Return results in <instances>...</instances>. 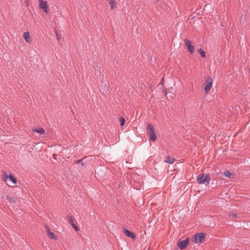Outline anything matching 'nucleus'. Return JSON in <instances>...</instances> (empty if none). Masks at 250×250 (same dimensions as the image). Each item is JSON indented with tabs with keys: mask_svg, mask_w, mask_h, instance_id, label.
Masks as SVG:
<instances>
[{
	"mask_svg": "<svg viewBox=\"0 0 250 250\" xmlns=\"http://www.w3.org/2000/svg\"><path fill=\"white\" fill-rule=\"evenodd\" d=\"M197 179L198 183L200 185H208L210 181L209 176L208 174H205L198 175L197 176Z\"/></svg>",
	"mask_w": 250,
	"mask_h": 250,
	"instance_id": "obj_1",
	"label": "nucleus"
},
{
	"mask_svg": "<svg viewBox=\"0 0 250 250\" xmlns=\"http://www.w3.org/2000/svg\"><path fill=\"white\" fill-rule=\"evenodd\" d=\"M148 134L149 135V140L151 141H155L156 140V136L154 132V128L152 125L149 124L147 125Z\"/></svg>",
	"mask_w": 250,
	"mask_h": 250,
	"instance_id": "obj_2",
	"label": "nucleus"
},
{
	"mask_svg": "<svg viewBox=\"0 0 250 250\" xmlns=\"http://www.w3.org/2000/svg\"><path fill=\"white\" fill-rule=\"evenodd\" d=\"M213 80L210 77H208L205 83V92L207 93L211 89L212 86Z\"/></svg>",
	"mask_w": 250,
	"mask_h": 250,
	"instance_id": "obj_3",
	"label": "nucleus"
},
{
	"mask_svg": "<svg viewBox=\"0 0 250 250\" xmlns=\"http://www.w3.org/2000/svg\"><path fill=\"white\" fill-rule=\"evenodd\" d=\"M184 42L185 45L187 47L188 51L191 53L193 54L194 52L195 48L194 46L192 45V42L191 41L188 39H185Z\"/></svg>",
	"mask_w": 250,
	"mask_h": 250,
	"instance_id": "obj_4",
	"label": "nucleus"
},
{
	"mask_svg": "<svg viewBox=\"0 0 250 250\" xmlns=\"http://www.w3.org/2000/svg\"><path fill=\"white\" fill-rule=\"evenodd\" d=\"M39 7L40 9H42V10L45 12V13L47 15L48 14V5L47 2L46 1H44L43 0H39Z\"/></svg>",
	"mask_w": 250,
	"mask_h": 250,
	"instance_id": "obj_5",
	"label": "nucleus"
},
{
	"mask_svg": "<svg viewBox=\"0 0 250 250\" xmlns=\"http://www.w3.org/2000/svg\"><path fill=\"white\" fill-rule=\"evenodd\" d=\"M189 240V238H186V239H185L184 240L179 241L177 245L181 250H184L185 248H186L187 246L188 245Z\"/></svg>",
	"mask_w": 250,
	"mask_h": 250,
	"instance_id": "obj_6",
	"label": "nucleus"
},
{
	"mask_svg": "<svg viewBox=\"0 0 250 250\" xmlns=\"http://www.w3.org/2000/svg\"><path fill=\"white\" fill-rule=\"evenodd\" d=\"M205 235L203 233H197L194 236V242L195 243H201L204 241Z\"/></svg>",
	"mask_w": 250,
	"mask_h": 250,
	"instance_id": "obj_7",
	"label": "nucleus"
},
{
	"mask_svg": "<svg viewBox=\"0 0 250 250\" xmlns=\"http://www.w3.org/2000/svg\"><path fill=\"white\" fill-rule=\"evenodd\" d=\"M23 37L27 43H30L31 39L29 32H25L24 33Z\"/></svg>",
	"mask_w": 250,
	"mask_h": 250,
	"instance_id": "obj_8",
	"label": "nucleus"
},
{
	"mask_svg": "<svg viewBox=\"0 0 250 250\" xmlns=\"http://www.w3.org/2000/svg\"><path fill=\"white\" fill-rule=\"evenodd\" d=\"M125 234L127 236L131 237V238H135V235L132 232L130 231L127 229H125L124 231Z\"/></svg>",
	"mask_w": 250,
	"mask_h": 250,
	"instance_id": "obj_9",
	"label": "nucleus"
},
{
	"mask_svg": "<svg viewBox=\"0 0 250 250\" xmlns=\"http://www.w3.org/2000/svg\"><path fill=\"white\" fill-rule=\"evenodd\" d=\"M10 180L12 182L13 184H16L17 180L14 177V176L12 174H9L8 176H6L5 181L7 182L8 180Z\"/></svg>",
	"mask_w": 250,
	"mask_h": 250,
	"instance_id": "obj_10",
	"label": "nucleus"
},
{
	"mask_svg": "<svg viewBox=\"0 0 250 250\" xmlns=\"http://www.w3.org/2000/svg\"><path fill=\"white\" fill-rule=\"evenodd\" d=\"M108 3L111 6V9L113 10L117 7V3L115 0H107Z\"/></svg>",
	"mask_w": 250,
	"mask_h": 250,
	"instance_id": "obj_11",
	"label": "nucleus"
},
{
	"mask_svg": "<svg viewBox=\"0 0 250 250\" xmlns=\"http://www.w3.org/2000/svg\"><path fill=\"white\" fill-rule=\"evenodd\" d=\"M224 175L229 178H233L234 177V174L232 172H230L229 171H225L224 172Z\"/></svg>",
	"mask_w": 250,
	"mask_h": 250,
	"instance_id": "obj_12",
	"label": "nucleus"
},
{
	"mask_svg": "<svg viewBox=\"0 0 250 250\" xmlns=\"http://www.w3.org/2000/svg\"><path fill=\"white\" fill-rule=\"evenodd\" d=\"M175 160L173 158H171L169 156H167L165 158V162L167 163L170 164H173Z\"/></svg>",
	"mask_w": 250,
	"mask_h": 250,
	"instance_id": "obj_13",
	"label": "nucleus"
},
{
	"mask_svg": "<svg viewBox=\"0 0 250 250\" xmlns=\"http://www.w3.org/2000/svg\"><path fill=\"white\" fill-rule=\"evenodd\" d=\"M34 131L38 132L41 134H43L45 133V130L42 128L39 129H35L33 130Z\"/></svg>",
	"mask_w": 250,
	"mask_h": 250,
	"instance_id": "obj_14",
	"label": "nucleus"
},
{
	"mask_svg": "<svg viewBox=\"0 0 250 250\" xmlns=\"http://www.w3.org/2000/svg\"><path fill=\"white\" fill-rule=\"evenodd\" d=\"M47 235L51 239L54 240H56L57 239V236L54 234L53 232H49V234Z\"/></svg>",
	"mask_w": 250,
	"mask_h": 250,
	"instance_id": "obj_15",
	"label": "nucleus"
},
{
	"mask_svg": "<svg viewBox=\"0 0 250 250\" xmlns=\"http://www.w3.org/2000/svg\"><path fill=\"white\" fill-rule=\"evenodd\" d=\"M229 217L230 218H239V215L237 213H231V214H229Z\"/></svg>",
	"mask_w": 250,
	"mask_h": 250,
	"instance_id": "obj_16",
	"label": "nucleus"
},
{
	"mask_svg": "<svg viewBox=\"0 0 250 250\" xmlns=\"http://www.w3.org/2000/svg\"><path fill=\"white\" fill-rule=\"evenodd\" d=\"M198 52L200 53V54L201 55L202 57L205 58L206 53L204 50H203L202 49H199L198 50Z\"/></svg>",
	"mask_w": 250,
	"mask_h": 250,
	"instance_id": "obj_17",
	"label": "nucleus"
},
{
	"mask_svg": "<svg viewBox=\"0 0 250 250\" xmlns=\"http://www.w3.org/2000/svg\"><path fill=\"white\" fill-rule=\"evenodd\" d=\"M120 125L121 126H124L125 125V119L123 117H121L120 119Z\"/></svg>",
	"mask_w": 250,
	"mask_h": 250,
	"instance_id": "obj_18",
	"label": "nucleus"
},
{
	"mask_svg": "<svg viewBox=\"0 0 250 250\" xmlns=\"http://www.w3.org/2000/svg\"><path fill=\"white\" fill-rule=\"evenodd\" d=\"M55 34H56V38H57V39L58 41H60L61 40V36L60 35H59V34L58 33V32L57 31V30H55Z\"/></svg>",
	"mask_w": 250,
	"mask_h": 250,
	"instance_id": "obj_19",
	"label": "nucleus"
},
{
	"mask_svg": "<svg viewBox=\"0 0 250 250\" xmlns=\"http://www.w3.org/2000/svg\"><path fill=\"white\" fill-rule=\"evenodd\" d=\"M7 199L9 200V201L11 203L13 202H14L15 201V200L12 198V197H10V196H8L7 197Z\"/></svg>",
	"mask_w": 250,
	"mask_h": 250,
	"instance_id": "obj_20",
	"label": "nucleus"
},
{
	"mask_svg": "<svg viewBox=\"0 0 250 250\" xmlns=\"http://www.w3.org/2000/svg\"><path fill=\"white\" fill-rule=\"evenodd\" d=\"M72 226L76 231L78 230V228L77 226L74 224V223L72 224Z\"/></svg>",
	"mask_w": 250,
	"mask_h": 250,
	"instance_id": "obj_21",
	"label": "nucleus"
},
{
	"mask_svg": "<svg viewBox=\"0 0 250 250\" xmlns=\"http://www.w3.org/2000/svg\"><path fill=\"white\" fill-rule=\"evenodd\" d=\"M45 229H46V232H47V235L49 234V232H51V231H50V229H49L47 226H46V227H45Z\"/></svg>",
	"mask_w": 250,
	"mask_h": 250,
	"instance_id": "obj_22",
	"label": "nucleus"
},
{
	"mask_svg": "<svg viewBox=\"0 0 250 250\" xmlns=\"http://www.w3.org/2000/svg\"><path fill=\"white\" fill-rule=\"evenodd\" d=\"M69 222L70 223L72 224L73 223H74V221H73V220L72 219V217H70V219H69Z\"/></svg>",
	"mask_w": 250,
	"mask_h": 250,
	"instance_id": "obj_23",
	"label": "nucleus"
},
{
	"mask_svg": "<svg viewBox=\"0 0 250 250\" xmlns=\"http://www.w3.org/2000/svg\"><path fill=\"white\" fill-rule=\"evenodd\" d=\"M24 3L27 5L28 6L29 5V1L28 0H24Z\"/></svg>",
	"mask_w": 250,
	"mask_h": 250,
	"instance_id": "obj_24",
	"label": "nucleus"
},
{
	"mask_svg": "<svg viewBox=\"0 0 250 250\" xmlns=\"http://www.w3.org/2000/svg\"><path fill=\"white\" fill-rule=\"evenodd\" d=\"M208 7H211V6H210V5H209V4L206 5V6L204 7V10H205V8H208Z\"/></svg>",
	"mask_w": 250,
	"mask_h": 250,
	"instance_id": "obj_25",
	"label": "nucleus"
}]
</instances>
